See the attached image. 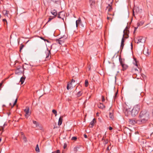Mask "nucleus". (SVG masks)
I'll use <instances>...</instances> for the list:
<instances>
[{
  "mask_svg": "<svg viewBox=\"0 0 153 153\" xmlns=\"http://www.w3.org/2000/svg\"><path fill=\"white\" fill-rule=\"evenodd\" d=\"M121 66L123 68V71L126 70L128 67L127 65L125 64H122Z\"/></svg>",
  "mask_w": 153,
  "mask_h": 153,
  "instance_id": "obj_18",
  "label": "nucleus"
},
{
  "mask_svg": "<svg viewBox=\"0 0 153 153\" xmlns=\"http://www.w3.org/2000/svg\"><path fill=\"white\" fill-rule=\"evenodd\" d=\"M82 94V91H79L78 92L77 94V96L78 97H79L81 96Z\"/></svg>",
  "mask_w": 153,
  "mask_h": 153,
  "instance_id": "obj_25",
  "label": "nucleus"
},
{
  "mask_svg": "<svg viewBox=\"0 0 153 153\" xmlns=\"http://www.w3.org/2000/svg\"><path fill=\"white\" fill-rule=\"evenodd\" d=\"M21 134H22V135H23V133L22 132L21 133Z\"/></svg>",
  "mask_w": 153,
  "mask_h": 153,
  "instance_id": "obj_60",
  "label": "nucleus"
},
{
  "mask_svg": "<svg viewBox=\"0 0 153 153\" xmlns=\"http://www.w3.org/2000/svg\"><path fill=\"white\" fill-rule=\"evenodd\" d=\"M75 82V80H74L73 79H72L70 82V84H71L72 83H74Z\"/></svg>",
  "mask_w": 153,
  "mask_h": 153,
  "instance_id": "obj_43",
  "label": "nucleus"
},
{
  "mask_svg": "<svg viewBox=\"0 0 153 153\" xmlns=\"http://www.w3.org/2000/svg\"><path fill=\"white\" fill-rule=\"evenodd\" d=\"M77 138L76 137H72L71 140H76Z\"/></svg>",
  "mask_w": 153,
  "mask_h": 153,
  "instance_id": "obj_37",
  "label": "nucleus"
},
{
  "mask_svg": "<svg viewBox=\"0 0 153 153\" xmlns=\"http://www.w3.org/2000/svg\"><path fill=\"white\" fill-rule=\"evenodd\" d=\"M72 84H70V83H68L67 85V90H68L69 89H71L72 87Z\"/></svg>",
  "mask_w": 153,
  "mask_h": 153,
  "instance_id": "obj_23",
  "label": "nucleus"
},
{
  "mask_svg": "<svg viewBox=\"0 0 153 153\" xmlns=\"http://www.w3.org/2000/svg\"><path fill=\"white\" fill-rule=\"evenodd\" d=\"M24 47V45L22 44H21L20 47V51L21 52V50Z\"/></svg>",
  "mask_w": 153,
  "mask_h": 153,
  "instance_id": "obj_33",
  "label": "nucleus"
},
{
  "mask_svg": "<svg viewBox=\"0 0 153 153\" xmlns=\"http://www.w3.org/2000/svg\"><path fill=\"white\" fill-rule=\"evenodd\" d=\"M97 106L99 108L103 109L105 108V106L103 104L100 103L99 104H98Z\"/></svg>",
  "mask_w": 153,
  "mask_h": 153,
  "instance_id": "obj_15",
  "label": "nucleus"
},
{
  "mask_svg": "<svg viewBox=\"0 0 153 153\" xmlns=\"http://www.w3.org/2000/svg\"><path fill=\"white\" fill-rule=\"evenodd\" d=\"M24 111L25 113V116L27 118V117L30 115V113L29 112V108L28 107H27L25 109Z\"/></svg>",
  "mask_w": 153,
  "mask_h": 153,
  "instance_id": "obj_7",
  "label": "nucleus"
},
{
  "mask_svg": "<svg viewBox=\"0 0 153 153\" xmlns=\"http://www.w3.org/2000/svg\"><path fill=\"white\" fill-rule=\"evenodd\" d=\"M118 94V92L117 91L115 94V96H114V98H115L116 97V96H117V95Z\"/></svg>",
  "mask_w": 153,
  "mask_h": 153,
  "instance_id": "obj_47",
  "label": "nucleus"
},
{
  "mask_svg": "<svg viewBox=\"0 0 153 153\" xmlns=\"http://www.w3.org/2000/svg\"><path fill=\"white\" fill-rule=\"evenodd\" d=\"M6 22H5V23H4V24H6Z\"/></svg>",
  "mask_w": 153,
  "mask_h": 153,
  "instance_id": "obj_62",
  "label": "nucleus"
},
{
  "mask_svg": "<svg viewBox=\"0 0 153 153\" xmlns=\"http://www.w3.org/2000/svg\"><path fill=\"white\" fill-rule=\"evenodd\" d=\"M33 123L36 125V127H37L38 126H39V124L36 121L33 120Z\"/></svg>",
  "mask_w": 153,
  "mask_h": 153,
  "instance_id": "obj_22",
  "label": "nucleus"
},
{
  "mask_svg": "<svg viewBox=\"0 0 153 153\" xmlns=\"http://www.w3.org/2000/svg\"><path fill=\"white\" fill-rule=\"evenodd\" d=\"M108 139L105 140L104 141H103V144L105 145L107 143H108Z\"/></svg>",
  "mask_w": 153,
  "mask_h": 153,
  "instance_id": "obj_31",
  "label": "nucleus"
},
{
  "mask_svg": "<svg viewBox=\"0 0 153 153\" xmlns=\"http://www.w3.org/2000/svg\"><path fill=\"white\" fill-rule=\"evenodd\" d=\"M22 68L21 66H19L17 67V69L16 71V73H19L22 72Z\"/></svg>",
  "mask_w": 153,
  "mask_h": 153,
  "instance_id": "obj_12",
  "label": "nucleus"
},
{
  "mask_svg": "<svg viewBox=\"0 0 153 153\" xmlns=\"http://www.w3.org/2000/svg\"><path fill=\"white\" fill-rule=\"evenodd\" d=\"M4 127H3V126H1L0 127V131L3 130L4 129Z\"/></svg>",
  "mask_w": 153,
  "mask_h": 153,
  "instance_id": "obj_40",
  "label": "nucleus"
},
{
  "mask_svg": "<svg viewBox=\"0 0 153 153\" xmlns=\"http://www.w3.org/2000/svg\"><path fill=\"white\" fill-rule=\"evenodd\" d=\"M62 116H61L59 119L58 125H61L62 121Z\"/></svg>",
  "mask_w": 153,
  "mask_h": 153,
  "instance_id": "obj_19",
  "label": "nucleus"
},
{
  "mask_svg": "<svg viewBox=\"0 0 153 153\" xmlns=\"http://www.w3.org/2000/svg\"><path fill=\"white\" fill-rule=\"evenodd\" d=\"M17 99H16L13 103V105L12 107V108H13L14 106V105L16 104L17 102Z\"/></svg>",
  "mask_w": 153,
  "mask_h": 153,
  "instance_id": "obj_38",
  "label": "nucleus"
},
{
  "mask_svg": "<svg viewBox=\"0 0 153 153\" xmlns=\"http://www.w3.org/2000/svg\"><path fill=\"white\" fill-rule=\"evenodd\" d=\"M51 13L53 15L56 16L57 15V12L55 10H53L51 12Z\"/></svg>",
  "mask_w": 153,
  "mask_h": 153,
  "instance_id": "obj_21",
  "label": "nucleus"
},
{
  "mask_svg": "<svg viewBox=\"0 0 153 153\" xmlns=\"http://www.w3.org/2000/svg\"><path fill=\"white\" fill-rule=\"evenodd\" d=\"M89 2L90 6L91 7H92V6H94L95 4L94 0H89Z\"/></svg>",
  "mask_w": 153,
  "mask_h": 153,
  "instance_id": "obj_16",
  "label": "nucleus"
},
{
  "mask_svg": "<svg viewBox=\"0 0 153 153\" xmlns=\"http://www.w3.org/2000/svg\"><path fill=\"white\" fill-rule=\"evenodd\" d=\"M138 121H139L138 120H135L133 119H130L129 123L131 124L134 125L136 124H137Z\"/></svg>",
  "mask_w": 153,
  "mask_h": 153,
  "instance_id": "obj_10",
  "label": "nucleus"
},
{
  "mask_svg": "<svg viewBox=\"0 0 153 153\" xmlns=\"http://www.w3.org/2000/svg\"><path fill=\"white\" fill-rule=\"evenodd\" d=\"M96 122L95 119L94 118L93 120L90 123V124L89 125V127L90 128H92L93 126H94V123Z\"/></svg>",
  "mask_w": 153,
  "mask_h": 153,
  "instance_id": "obj_14",
  "label": "nucleus"
},
{
  "mask_svg": "<svg viewBox=\"0 0 153 153\" xmlns=\"http://www.w3.org/2000/svg\"><path fill=\"white\" fill-rule=\"evenodd\" d=\"M84 136L85 138H87V135L85 134L84 135Z\"/></svg>",
  "mask_w": 153,
  "mask_h": 153,
  "instance_id": "obj_50",
  "label": "nucleus"
},
{
  "mask_svg": "<svg viewBox=\"0 0 153 153\" xmlns=\"http://www.w3.org/2000/svg\"><path fill=\"white\" fill-rule=\"evenodd\" d=\"M2 83H3L2 82L0 83V88L2 86Z\"/></svg>",
  "mask_w": 153,
  "mask_h": 153,
  "instance_id": "obj_54",
  "label": "nucleus"
},
{
  "mask_svg": "<svg viewBox=\"0 0 153 153\" xmlns=\"http://www.w3.org/2000/svg\"><path fill=\"white\" fill-rule=\"evenodd\" d=\"M119 60L120 62V64L121 65H122V64H124L123 62V61L121 57L119 58Z\"/></svg>",
  "mask_w": 153,
  "mask_h": 153,
  "instance_id": "obj_29",
  "label": "nucleus"
},
{
  "mask_svg": "<svg viewBox=\"0 0 153 153\" xmlns=\"http://www.w3.org/2000/svg\"><path fill=\"white\" fill-rule=\"evenodd\" d=\"M135 62H134V64L136 66L138 67V62L136 60V59L135 58L134 59Z\"/></svg>",
  "mask_w": 153,
  "mask_h": 153,
  "instance_id": "obj_26",
  "label": "nucleus"
},
{
  "mask_svg": "<svg viewBox=\"0 0 153 153\" xmlns=\"http://www.w3.org/2000/svg\"><path fill=\"white\" fill-rule=\"evenodd\" d=\"M107 150H109V146H108V147L107 148Z\"/></svg>",
  "mask_w": 153,
  "mask_h": 153,
  "instance_id": "obj_56",
  "label": "nucleus"
},
{
  "mask_svg": "<svg viewBox=\"0 0 153 153\" xmlns=\"http://www.w3.org/2000/svg\"><path fill=\"white\" fill-rule=\"evenodd\" d=\"M1 0H0V3L1 2Z\"/></svg>",
  "mask_w": 153,
  "mask_h": 153,
  "instance_id": "obj_63",
  "label": "nucleus"
},
{
  "mask_svg": "<svg viewBox=\"0 0 153 153\" xmlns=\"http://www.w3.org/2000/svg\"><path fill=\"white\" fill-rule=\"evenodd\" d=\"M66 144H64V149H65V148L66 147Z\"/></svg>",
  "mask_w": 153,
  "mask_h": 153,
  "instance_id": "obj_52",
  "label": "nucleus"
},
{
  "mask_svg": "<svg viewBox=\"0 0 153 153\" xmlns=\"http://www.w3.org/2000/svg\"><path fill=\"white\" fill-rule=\"evenodd\" d=\"M129 33V30H128V27H127L123 30L124 34L123 35H124V37L125 39H127L128 37L129 36L128 35Z\"/></svg>",
  "mask_w": 153,
  "mask_h": 153,
  "instance_id": "obj_5",
  "label": "nucleus"
},
{
  "mask_svg": "<svg viewBox=\"0 0 153 153\" xmlns=\"http://www.w3.org/2000/svg\"><path fill=\"white\" fill-rule=\"evenodd\" d=\"M124 35H123V38H122V39L121 44V46H120V47L122 49L123 48V46H124Z\"/></svg>",
  "mask_w": 153,
  "mask_h": 153,
  "instance_id": "obj_17",
  "label": "nucleus"
},
{
  "mask_svg": "<svg viewBox=\"0 0 153 153\" xmlns=\"http://www.w3.org/2000/svg\"><path fill=\"white\" fill-rule=\"evenodd\" d=\"M139 118L137 124H140L146 123L149 118V113L146 110L142 111L140 114Z\"/></svg>",
  "mask_w": 153,
  "mask_h": 153,
  "instance_id": "obj_2",
  "label": "nucleus"
},
{
  "mask_svg": "<svg viewBox=\"0 0 153 153\" xmlns=\"http://www.w3.org/2000/svg\"><path fill=\"white\" fill-rule=\"evenodd\" d=\"M107 19L108 20H109L110 19H111V18L110 17H108V16L107 17Z\"/></svg>",
  "mask_w": 153,
  "mask_h": 153,
  "instance_id": "obj_53",
  "label": "nucleus"
},
{
  "mask_svg": "<svg viewBox=\"0 0 153 153\" xmlns=\"http://www.w3.org/2000/svg\"><path fill=\"white\" fill-rule=\"evenodd\" d=\"M35 150L36 152H39V148L38 145L37 144L36 145V149H35Z\"/></svg>",
  "mask_w": 153,
  "mask_h": 153,
  "instance_id": "obj_28",
  "label": "nucleus"
},
{
  "mask_svg": "<svg viewBox=\"0 0 153 153\" xmlns=\"http://www.w3.org/2000/svg\"><path fill=\"white\" fill-rule=\"evenodd\" d=\"M105 140V137H104H104H103V138H102V141H104Z\"/></svg>",
  "mask_w": 153,
  "mask_h": 153,
  "instance_id": "obj_51",
  "label": "nucleus"
},
{
  "mask_svg": "<svg viewBox=\"0 0 153 153\" xmlns=\"http://www.w3.org/2000/svg\"><path fill=\"white\" fill-rule=\"evenodd\" d=\"M105 101V98L103 96H102V102H104Z\"/></svg>",
  "mask_w": 153,
  "mask_h": 153,
  "instance_id": "obj_39",
  "label": "nucleus"
},
{
  "mask_svg": "<svg viewBox=\"0 0 153 153\" xmlns=\"http://www.w3.org/2000/svg\"><path fill=\"white\" fill-rule=\"evenodd\" d=\"M106 10H108V15H112V16H113L114 15V13L111 14H109L108 13V12H111L112 10V2H111L110 4H108V6H107L106 7Z\"/></svg>",
  "mask_w": 153,
  "mask_h": 153,
  "instance_id": "obj_6",
  "label": "nucleus"
},
{
  "mask_svg": "<svg viewBox=\"0 0 153 153\" xmlns=\"http://www.w3.org/2000/svg\"><path fill=\"white\" fill-rule=\"evenodd\" d=\"M112 128L111 126H110L109 128V129L110 130H112Z\"/></svg>",
  "mask_w": 153,
  "mask_h": 153,
  "instance_id": "obj_49",
  "label": "nucleus"
},
{
  "mask_svg": "<svg viewBox=\"0 0 153 153\" xmlns=\"http://www.w3.org/2000/svg\"><path fill=\"white\" fill-rule=\"evenodd\" d=\"M140 105H135L133 108L131 109L130 108L126 105L123 110V112L127 116L130 115L132 117H135L138 113L140 110Z\"/></svg>",
  "mask_w": 153,
  "mask_h": 153,
  "instance_id": "obj_1",
  "label": "nucleus"
},
{
  "mask_svg": "<svg viewBox=\"0 0 153 153\" xmlns=\"http://www.w3.org/2000/svg\"><path fill=\"white\" fill-rule=\"evenodd\" d=\"M137 29V28L135 27V30Z\"/></svg>",
  "mask_w": 153,
  "mask_h": 153,
  "instance_id": "obj_59",
  "label": "nucleus"
},
{
  "mask_svg": "<svg viewBox=\"0 0 153 153\" xmlns=\"http://www.w3.org/2000/svg\"><path fill=\"white\" fill-rule=\"evenodd\" d=\"M151 51H149L148 48H144L143 51V53L146 56H148L150 53Z\"/></svg>",
  "mask_w": 153,
  "mask_h": 153,
  "instance_id": "obj_9",
  "label": "nucleus"
},
{
  "mask_svg": "<svg viewBox=\"0 0 153 153\" xmlns=\"http://www.w3.org/2000/svg\"><path fill=\"white\" fill-rule=\"evenodd\" d=\"M64 16L65 13L63 12H59L58 14V17L59 18L62 19H63V18Z\"/></svg>",
  "mask_w": 153,
  "mask_h": 153,
  "instance_id": "obj_11",
  "label": "nucleus"
},
{
  "mask_svg": "<svg viewBox=\"0 0 153 153\" xmlns=\"http://www.w3.org/2000/svg\"><path fill=\"white\" fill-rule=\"evenodd\" d=\"M45 53L46 54V59H48L49 56L51 54L50 51L47 50L46 51Z\"/></svg>",
  "mask_w": 153,
  "mask_h": 153,
  "instance_id": "obj_13",
  "label": "nucleus"
},
{
  "mask_svg": "<svg viewBox=\"0 0 153 153\" xmlns=\"http://www.w3.org/2000/svg\"><path fill=\"white\" fill-rule=\"evenodd\" d=\"M53 2L57 4V2H58L59 0H51Z\"/></svg>",
  "mask_w": 153,
  "mask_h": 153,
  "instance_id": "obj_36",
  "label": "nucleus"
},
{
  "mask_svg": "<svg viewBox=\"0 0 153 153\" xmlns=\"http://www.w3.org/2000/svg\"><path fill=\"white\" fill-rule=\"evenodd\" d=\"M40 38H41V39L44 40L45 41H47L48 42V40H47V39H44L42 37H41Z\"/></svg>",
  "mask_w": 153,
  "mask_h": 153,
  "instance_id": "obj_46",
  "label": "nucleus"
},
{
  "mask_svg": "<svg viewBox=\"0 0 153 153\" xmlns=\"http://www.w3.org/2000/svg\"><path fill=\"white\" fill-rule=\"evenodd\" d=\"M52 153H60V151L59 150H57L56 151L52 152Z\"/></svg>",
  "mask_w": 153,
  "mask_h": 153,
  "instance_id": "obj_35",
  "label": "nucleus"
},
{
  "mask_svg": "<svg viewBox=\"0 0 153 153\" xmlns=\"http://www.w3.org/2000/svg\"><path fill=\"white\" fill-rule=\"evenodd\" d=\"M88 81L87 79H86L85 81V85L86 87H87L88 86Z\"/></svg>",
  "mask_w": 153,
  "mask_h": 153,
  "instance_id": "obj_30",
  "label": "nucleus"
},
{
  "mask_svg": "<svg viewBox=\"0 0 153 153\" xmlns=\"http://www.w3.org/2000/svg\"><path fill=\"white\" fill-rule=\"evenodd\" d=\"M23 139L25 141V142H26L27 141V139H26V138L24 136V137H23Z\"/></svg>",
  "mask_w": 153,
  "mask_h": 153,
  "instance_id": "obj_44",
  "label": "nucleus"
},
{
  "mask_svg": "<svg viewBox=\"0 0 153 153\" xmlns=\"http://www.w3.org/2000/svg\"><path fill=\"white\" fill-rule=\"evenodd\" d=\"M53 18H51V17H49V18H48V21L47 22V23H48V22L50 21L52 19H53Z\"/></svg>",
  "mask_w": 153,
  "mask_h": 153,
  "instance_id": "obj_42",
  "label": "nucleus"
},
{
  "mask_svg": "<svg viewBox=\"0 0 153 153\" xmlns=\"http://www.w3.org/2000/svg\"><path fill=\"white\" fill-rule=\"evenodd\" d=\"M56 42L60 45H62L64 42V39L63 38L61 37L59 39L56 40Z\"/></svg>",
  "mask_w": 153,
  "mask_h": 153,
  "instance_id": "obj_8",
  "label": "nucleus"
},
{
  "mask_svg": "<svg viewBox=\"0 0 153 153\" xmlns=\"http://www.w3.org/2000/svg\"><path fill=\"white\" fill-rule=\"evenodd\" d=\"M3 21L4 22V23H5V22L6 23V24H7V20L5 19H3Z\"/></svg>",
  "mask_w": 153,
  "mask_h": 153,
  "instance_id": "obj_41",
  "label": "nucleus"
},
{
  "mask_svg": "<svg viewBox=\"0 0 153 153\" xmlns=\"http://www.w3.org/2000/svg\"><path fill=\"white\" fill-rule=\"evenodd\" d=\"M109 117L111 120H113L114 119V116L113 113L110 112L109 113Z\"/></svg>",
  "mask_w": 153,
  "mask_h": 153,
  "instance_id": "obj_20",
  "label": "nucleus"
},
{
  "mask_svg": "<svg viewBox=\"0 0 153 153\" xmlns=\"http://www.w3.org/2000/svg\"><path fill=\"white\" fill-rule=\"evenodd\" d=\"M76 23L77 27H80V28H83L84 27V25L81 22L80 18L78 20L76 21Z\"/></svg>",
  "mask_w": 153,
  "mask_h": 153,
  "instance_id": "obj_3",
  "label": "nucleus"
},
{
  "mask_svg": "<svg viewBox=\"0 0 153 153\" xmlns=\"http://www.w3.org/2000/svg\"><path fill=\"white\" fill-rule=\"evenodd\" d=\"M3 13L4 15L7 16L8 14V11L6 10H4L3 11Z\"/></svg>",
  "mask_w": 153,
  "mask_h": 153,
  "instance_id": "obj_27",
  "label": "nucleus"
},
{
  "mask_svg": "<svg viewBox=\"0 0 153 153\" xmlns=\"http://www.w3.org/2000/svg\"><path fill=\"white\" fill-rule=\"evenodd\" d=\"M134 70H135V71H138L137 69V68H135Z\"/></svg>",
  "mask_w": 153,
  "mask_h": 153,
  "instance_id": "obj_57",
  "label": "nucleus"
},
{
  "mask_svg": "<svg viewBox=\"0 0 153 153\" xmlns=\"http://www.w3.org/2000/svg\"><path fill=\"white\" fill-rule=\"evenodd\" d=\"M38 127H39V129H41L42 128V127L40 124H39V126H38Z\"/></svg>",
  "mask_w": 153,
  "mask_h": 153,
  "instance_id": "obj_45",
  "label": "nucleus"
},
{
  "mask_svg": "<svg viewBox=\"0 0 153 153\" xmlns=\"http://www.w3.org/2000/svg\"><path fill=\"white\" fill-rule=\"evenodd\" d=\"M144 23V22L143 21H142L140 23H137L138 26H141V25H142Z\"/></svg>",
  "mask_w": 153,
  "mask_h": 153,
  "instance_id": "obj_34",
  "label": "nucleus"
},
{
  "mask_svg": "<svg viewBox=\"0 0 153 153\" xmlns=\"http://www.w3.org/2000/svg\"><path fill=\"white\" fill-rule=\"evenodd\" d=\"M7 124H6V123H5L4 124V125H3V127H4V126H7Z\"/></svg>",
  "mask_w": 153,
  "mask_h": 153,
  "instance_id": "obj_55",
  "label": "nucleus"
},
{
  "mask_svg": "<svg viewBox=\"0 0 153 153\" xmlns=\"http://www.w3.org/2000/svg\"><path fill=\"white\" fill-rule=\"evenodd\" d=\"M134 41L135 42L137 43V44H139L140 43H143L145 42V40L143 37L139 36L136 38V39H134Z\"/></svg>",
  "mask_w": 153,
  "mask_h": 153,
  "instance_id": "obj_4",
  "label": "nucleus"
},
{
  "mask_svg": "<svg viewBox=\"0 0 153 153\" xmlns=\"http://www.w3.org/2000/svg\"><path fill=\"white\" fill-rule=\"evenodd\" d=\"M78 148V147H75L74 148V150L76 151L77 150V149Z\"/></svg>",
  "mask_w": 153,
  "mask_h": 153,
  "instance_id": "obj_48",
  "label": "nucleus"
},
{
  "mask_svg": "<svg viewBox=\"0 0 153 153\" xmlns=\"http://www.w3.org/2000/svg\"><path fill=\"white\" fill-rule=\"evenodd\" d=\"M52 112L55 115V116H56L57 115V111L54 109L52 110Z\"/></svg>",
  "mask_w": 153,
  "mask_h": 153,
  "instance_id": "obj_32",
  "label": "nucleus"
},
{
  "mask_svg": "<svg viewBox=\"0 0 153 153\" xmlns=\"http://www.w3.org/2000/svg\"><path fill=\"white\" fill-rule=\"evenodd\" d=\"M131 48H132V43H131Z\"/></svg>",
  "mask_w": 153,
  "mask_h": 153,
  "instance_id": "obj_58",
  "label": "nucleus"
},
{
  "mask_svg": "<svg viewBox=\"0 0 153 153\" xmlns=\"http://www.w3.org/2000/svg\"><path fill=\"white\" fill-rule=\"evenodd\" d=\"M25 78L24 77H21L20 82H21V84H22L25 81Z\"/></svg>",
  "mask_w": 153,
  "mask_h": 153,
  "instance_id": "obj_24",
  "label": "nucleus"
},
{
  "mask_svg": "<svg viewBox=\"0 0 153 153\" xmlns=\"http://www.w3.org/2000/svg\"><path fill=\"white\" fill-rule=\"evenodd\" d=\"M134 10H135V9H134L133 10V12H134Z\"/></svg>",
  "mask_w": 153,
  "mask_h": 153,
  "instance_id": "obj_61",
  "label": "nucleus"
}]
</instances>
